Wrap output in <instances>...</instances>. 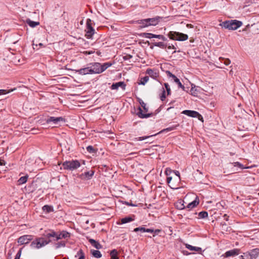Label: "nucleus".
Instances as JSON below:
<instances>
[{"label":"nucleus","mask_w":259,"mask_h":259,"mask_svg":"<svg viewBox=\"0 0 259 259\" xmlns=\"http://www.w3.org/2000/svg\"><path fill=\"white\" fill-rule=\"evenodd\" d=\"M220 25L229 30H236L242 25V22L236 20H231L226 21Z\"/></svg>","instance_id":"f257e3e1"},{"label":"nucleus","mask_w":259,"mask_h":259,"mask_svg":"<svg viewBox=\"0 0 259 259\" xmlns=\"http://www.w3.org/2000/svg\"><path fill=\"white\" fill-rule=\"evenodd\" d=\"M167 36L170 39L174 40L185 41L188 39V35L187 34L174 31H169L167 34Z\"/></svg>","instance_id":"f03ea898"},{"label":"nucleus","mask_w":259,"mask_h":259,"mask_svg":"<svg viewBox=\"0 0 259 259\" xmlns=\"http://www.w3.org/2000/svg\"><path fill=\"white\" fill-rule=\"evenodd\" d=\"M80 166V163L78 160H72L70 161H66L62 164V166L64 169L69 170H73Z\"/></svg>","instance_id":"7ed1b4c3"},{"label":"nucleus","mask_w":259,"mask_h":259,"mask_svg":"<svg viewBox=\"0 0 259 259\" xmlns=\"http://www.w3.org/2000/svg\"><path fill=\"white\" fill-rule=\"evenodd\" d=\"M49 243V241L43 237L36 238L31 243L30 246L33 248L39 249Z\"/></svg>","instance_id":"20e7f679"},{"label":"nucleus","mask_w":259,"mask_h":259,"mask_svg":"<svg viewBox=\"0 0 259 259\" xmlns=\"http://www.w3.org/2000/svg\"><path fill=\"white\" fill-rule=\"evenodd\" d=\"M85 31V36L88 38H91L93 34L95 33V30L92 26V20L90 19H88L87 20V28Z\"/></svg>","instance_id":"39448f33"},{"label":"nucleus","mask_w":259,"mask_h":259,"mask_svg":"<svg viewBox=\"0 0 259 259\" xmlns=\"http://www.w3.org/2000/svg\"><path fill=\"white\" fill-rule=\"evenodd\" d=\"M90 66V69L92 71V74H100L101 73L100 67L101 64L100 63H93L88 64Z\"/></svg>","instance_id":"423d86ee"},{"label":"nucleus","mask_w":259,"mask_h":259,"mask_svg":"<svg viewBox=\"0 0 259 259\" xmlns=\"http://www.w3.org/2000/svg\"><path fill=\"white\" fill-rule=\"evenodd\" d=\"M57 233L53 230H50L48 232H46L44 234V237L48 241H49V243L52 241H55L54 239H56Z\"/></svg>","instance_id":"0eeeda50"},{"label":"nucleus","mask_w":259,"mask_h":259,"mask_svg":"<svg viewBox=\"0 0 259 259\" xmlns=\"http://www.w3.org/2000/svg\"><path fill=\"white\" fill-rule=\"evenodd\" d=\"M32 240L33 236L32 235H26L20 237L18 239V242L21 245L26 244Z\"/></svg>","instance_id":"6e6552de"},{"label":"nucleus","mask_w":259,"mask_h":259,"mask_svg":"<svg viewBox=\"0 0 259 259\" xmlns=\"http://www.w3.org/2000/svg\"><path fill=\"white\" fill-rule=\"evenodd\" d=\"M46 121L48 123L53 122L54 124L58 125L60 122H65V119L62 117H50Z\"/></svg>","instance_id":"1a4fd4ad"},{"label":"nucleus","mask_w":259,"mask_h":259,"mask_svg":"<svg viewBox=\"0 0 259 259\" xmlns=\"http://www.w3.org/2000/svg\"><path fill=\"white\" fill-rule=\"evenodd\" d=\"M95 171L93 170H91L88 171L84 172L78 176V178L81 180H90L94 176Z\"/></svg>","instance_id":"9d476101"},{"label":"nucleus","mask_w":259,"mask_h":259,"mask_svg":"<svg viewBox=\"0 0 259 259\" xmlns=\"http://www.w3.org/2000/svg\"><path fill=\"white\" fill-rule=\"evenodd\" d=\"M183 113L189 116L192 117H199V119H200V117L202 119V116L197 111L186 110H184Z\"/></svg>","instance_id":"9b49d317"},{"label":"nucleus","mask_w":259,"mask_h":259,"mask_svg":"<svg viewBox=\"0 0 259 259\" xmlns=\"http://www.w3.org/2000/svg\"><path fill=\"white\" fill-rule=\"evenodd\" d=\"M166 74L169 77H172L174 79V81L178 84L179 88H182L184 91H185V87L182 84L178 78L169 71H166Z\"/></svg>","instance_id":"f8f14e48"},{"label":"nucleus","mask_w":259,"mask_h":259,"mask_svg":"<svg viewBox=\"0 0 259 259\" xmlns=\"http://www.w3.org/2000/svg\"><path fill=\"white\" fill-rule=\"evenodd\" d=\"M251 259H256L259 255V248H255L246 252Z\"/></svg>","instance_id":"ddd939ff"},{"label":"nucleus","mask_w":259,"mask_h":259,"mask_svg":"<svg viewBox=\"0 0 259 259\" xmlns=\"http://www.w3.org/2000/svg\"><path fill=\"white\" fill-rule=\"evenodd\" d=\"M240 249L235 248L229 251H227L225 253L224 256L228 257L230 256H235L239 254Z\"/></svg>","instance_id":"4468645a"},{"label":"nucleus","mask_w":259,"mask_h":259,"mask_svg":"<svg viewBox=\"0 0 259 259\" xmlns=\"http://www.w3.org/2000/svg\"><path fill=\"white\" fill-rule=\"evenodd\" d=\"M76 72L80 75H87L89 74H92L90 66L88 65V67H87L76 70Z\"/></svg>","instance_id":"2eb2a0df"},{"label":"nucleus","mask_w":259,"mask_h":259,"mask_svg":"<svg viewBox=\"0 0 259 259\" xmlns=\"http://www.w3.org/2000/svg\"><path fill=\"white\" fill-rule=\"evenodd\" d=\"M126 84L123 81H119L116 83H113L111 87V89L112 90H118L120 87L123 90L125 89Z\"/></svg>","instance_id":"dca6fc26"},{"label":"nucleus","mask_w":259,"mask_h":259,"mask_svg":"<svg viewBox=\"0 0 259 259\" xmlns=\"http://www.w3.org/2000/svg\"><path fill=\"white\" fill-rule=\"evenodd\" d=\"M146 73L153 79H156L158 76V73L157 72L156 69H155L148 68L147 69Z\"/></svg>","instance_id":"f3484780"},{"label":"nucleus","mask_w":259,"mask_h":259,"mask_svg":"<svg viewBox=\"0 0 259 259\" xmlns=\"http://www.w3.org/2000/svg\"><path fill=\"white\" fill-rule=\"evenodd\" d=\"M136 23L140 25L139 26L140 28H144L149 26L148 18L137 20Z\"/></svg>","instance_id":"a211bd4d"},{"label":"nucleus","mask_w":259,"mask_h":259,"mask_svg":"<svg viewBox=\"0 0 259 259\" xmlns=\"http://www.w3.org/2000/svg\"><path fill=\"white\" fill-rule=\"evenodd\" d=\"M69 236L70 235L68 232L66 231H62L59 234L57 233L56 239H54V240L57 241L63 238H67L69 237Z\"/></svg>","instance_id":"6ab92c4d"},{"label":"nucleus","mask_w":259,"mask_h":259,"mask_svg":"<svg viewBox=\"0 0 259 259\" xmlns=\"http://www.w3.org/2000/svg\"><path fill=\"white\" fill-rule=\"evenodd\" d=\"M141 36L143 37H145V38H158V39H160V37H161V34H153V33H141V35H140Z\"/></svg>","instance_id":"aec40b11"},{"label":"nucleus","mask_w":259,"mask_h":259,"mask_svg":"<svg viewBox=\"0 0 259 259\" xmlns=\"http://www.w3.org/2000/svg\"><path fill=\"white\" fill-rule=\"evenodd\" d=\"M161 18L160 17H156L151 18H148V24L149 26H155L159 22Z\"/></svg>","instance_id":"412c9836"},{"label":"nucleus","mask_w":259,"mask_h":259,"mask_svg":"<svg viewBox=\"0 0 259 259\" xmlns=\"http://www.w3.org/2000/svg\"><path fill=\"white\" fill-rule=\"evenodd\" d=\"M138 110L139 111L137 112V114L141 118H148V117L152 116L153 115V113H147V114L143 113V110L140 107H139Z\"/></svg>","instance_id":"4be33fe9"},{"label":"nucleus","mask_w":259,"mask_h":259,"mask_svg":"<svg viewBox=\"0 0 259 259\" xmlns=\"http://www.w3.org/2000/svg\"><path fill=\"white\" fill-rule=\"evenodd\" d=\"M185 246H186V248L188 249L189 250H190L191 251H196L199 253L201 252V251H202L201 248L199 247L193 246L188 244H186Z\"/></svg>","instance_id":"5701e85b"},{"label":"nucleus","mask_w":259,"mask_h":259,"mask_svg":"<svg viewBox=\"0 0 259 259\" xmlns=\"http://www.w3.org/2000/svg\"><path fill=\"white\" fill-rule=\"evenodd\" d=\"M134 232H148V233H152L153 231L152 230V229H146L144 227H139L138 228H136L134 229Z\"/></svg>","instance_id":"b1692460"},{"label":"nucleus","mask_w":259,"mask_h":259,"mask_svg":"<svg viewBox=\"0 0 259 259\" xmlns=\"http://www.w3.org/2000/svg\"><path fill=\"white\" fill-rule=\"evenodd\" d=\"M89 241L96 249H99L102 248V245L93 239H90Z\"/></svg>","instance_id":"393cba45"},{"label":"nucleus","mask_w":259,"mask_h":259,"mask_svg":"<svg viewBox=\"0 0 259 259\" xmlns=\"http://www.w3.org/2000/svg\"><path fill=\"white\" fill-rule=\"evenodd\" d=\"M199 203V199L198 197H196L195 199L192 202L189 203L187 206L188 208H193L196 207Z\"/></svg>","instance_id":"a878e982"},{"label":"nucleus","mask_w":259,"mask_h":259,"mask_svg":"<svg viewBox=\"0 0 259 259\" xmlns=\"http://www.w3.org/2000/svg\"><path fill=\"white\" fill-rule=\"evenodd\" d=\"M112 65V64L110 62H106L103 64H101V67H100L101 72L102 73L103 71H104L106 69L110 67Z\"/></svg>","instance_id":"bb28decb"},{"label":"nucleus","mask_w":259,"mask_h":259,"mask_svg":"<svg viewBox=\"0 0 259 259\" xmlns=\"http://www.w3.org/2000/svg\"><path fill=\"white\" fill-rule=\"evenodd\" d=\"M26 22L27 24L32 28L35 27L39 24V22L33 21L29 19H27Z\"/></svg>","instance_id":"cd10ccee"},{"label":"nucleus","mask_w":259,"mask_h":259,"mask_svg":"<svg viewBox=\"0 0 259 259\" xmlns=\"http://www.w3.org/2000/svg\"><path fill=\"white\" fill-rule=\"evenodd\" d=\"M91 252L92 255L96 258H100L102 256V254L99 250H91Z\"/></svg>","instance_id":"c85d7f7f"},{"label":"nucleus","mask_w":259,"mask_h":259,"mask_svg":"<svg viewBox=\"0 0 259 259\" xmlns=\"http://www.w3.org/2000/svg\"><path fill=\"white\" fill-rule=\"evenodd\" d=\"M134 219L131 217H125L120 220L121 224H125L134 221Z\"/></svg>","instance_id":"c756f323"},{"label":"nucleus","mask_w":259,"mask_h":259,"mask_svg":"<svg viewBox=\"0 0 259 259\" xmlns=\"http://www.w3.org/2000/svg\"><path fill=\"white\" fill-rule=\"evenodd\" d=\"M75 257H78V259H85V255L84 253L83 252V250L82 249H79L77 254L75 256Z\"/></svg>","instance_id":"7c9ffc66"},{"label":"nucleus","mask_w":259,"mask_h":259,"mask_svg":"<svg viewBox=\"0 0 259 259\" xmlns=\"http://www.w3.org/2000/svg\"><path fill=\"white\" fill-rule=\"evenodd\" d=\"M42 210L46 212L47 213H49L50 212H52L54 211L53 207L51 206H49L48 205H45L42 207Z\"/></svg>","instance_id":"2f4dec72"},{"label":"nucleus","mask_w":259,"mask_h":259,"mask_svg":"<svg viewBox=\"0 0 259 259\" xmlns=\"http://www.w3.org/2000/svg\"><path fill=\"white\" fill-rule=\"evenodd\" d=\"M190 93L192 95L194 96H197L198 93H199V91L195 86L194 87H192V88L190 90Z\"/></svg>","instance_id":"473e14b6"},{"label":"nucleus","mask_w":259,"mask_h":259,"mask_svg":"<svg viewBox=\"0 0 259 259\" xmlns=\"http://www.w3.org/2000/svg\"><path fill=\"white\" fill-rule=\"evenodd\" d=\"M118 252L116 249H113L110 252L111 259H119L117 256Z\"/></svg>","instance_id":"72a5a7b5"},{"label":"nucleus","mask_w":259,"mask_h":259,"mask_svg":"<svg viewBox=\"0 0 259 259\" xmlns=\"http://www.w3.org/2000/svg\"><path fill=\"white\" fill-rule=\"evenodd\" d=\"M27 175L21 177L18 181V184L19 185H22L25 183L27 182Z\"/></svg>","instance_id":"f704fd0d"},{"label":"nucleus","mask_w":259,"mask_h":259,"mask_svg":"<svg viewBox=\"0 0 259 259\" xmlns=\"http://www.w3.org/2000/svg\"><path fill=\"white\" fill-rule=\"evenodd\" d=\"M155 47H158L162 49H165L166 47V44L163 42H156L153 44Z\"/></svg>","instance_id":"c9c22d12"},{"label":"nucleus","mask_w":259,"mask_h":259,"mask_svg":"<svg viewBox=\"0 0 259 259\" xmlns=\"http://www.w3.org/2000/svg\"><path fill=\"white\" fill-rule=\"evenodd\" d=\"M199 219H205L208 217V212L206 211H202L198 213Z\"/></svg>","instance_id":"e433bc0d"},{"label":"nucleus","mask_w":259,"mask_h":259,"mask_svg":"<svg viewBox=\"0 0 259 259\" xmlns=\"http://www.w3.org/2000/svg\"><path fill=\"white\" fill-rule=\"evenodd\" d=\"M177 126H172L171 127H167L166 128L163 129L159 132L158 134L163 133L164 132H168L171 131H173L176 128Z\"/></svg>","instance_id":"4c0bfd02"},{"label":"nucleus","mask_w":259,"mask_h":259,"mask_svg":"<svg viewBox=\"0 0 259 259\" xmlns=\"http://www.w3.org/2000/svg\"><path fill=\"white\" fill-rule=\"evenodd\" d=\"M87 150L90 153H95L97 152V150L92 146H88L87 147Z\"/></svg>","instance_id":"58836bf2"},{"label":"nucleus","mask_w":259,"mask_h":259,"mask_svg":"<svg viewBox=\"0 0 259 259\" xmlns=\"http://www.w3.org/2000/svg\"><path fill=\"white\" fill-rule=\"evenodd\" d=\"M148 80H149V76H146L141 78L140 84H141L142 85H145V83L148 81Z\"/></svg>","instance_id":"ea45409f"},{"label":"nucleus","mask_w":259,"mask_h":259,"mask_svg":"<svg viewBox=\"0 0 259 259\" xmlns=\"http://www.w3.org/2000/svg\"><path fill=\"white\" fill-rule=\"evenodd\" d=\"M164 86L166 90L167 95H170L171 90L169 84L167 83H164Z\"/></svg>","instance_id":"a19ab883"},{"label":"nucleus","mask_w":259,"mask_h":259,"mask_svg":"<svg viewBox=\"0 0 259 259\" xmlns=\"http://www.w3.org/2000/svg\"><path fill=\"white\" fill-rule=\"evenodd\" d=\"M65 246V242L61 241L56 244V248H59L61 247H64Z\"/></svg>","instance_id":"79ce46f5"},{"label":"nucleus","mask_w":259,"mask_h":259,"mask_svg":"<svg viewBox=\"0 0 259 259\" xmlns=\"http://www.w3.org/2000/svg\"><path fill=\"white\" fill-rule=\"evenodd\" d=\"M140 105H141L142 107L143 108L144 110L145 111V112H148V109L146 107V104L143 101L140 102Z\"/></svg>","instance_id":"37998d69"},{"label":"nucleus","mask_w":259,"mask_h":259,"mask_svg":"<svg viewBox=\"0 0 259 259\" xmlns=\"http://www.w3.org/2000/svg\"><path fill=\"white\" fill-rule=\"evenodd\" d=\"M12 91H13V90H0V95L7 94L8 93H10Z\"/></svg>","instance_id":"c03bdc74"},{"label":"nucleus","mask_w":259,"mask_h":259,"mask_svg":"<svg viewBox=\"0 0 259 259\" xmlns=\"http://www.w3.org/2000/svg\"><path fill=\"white\" fill-rule=\"evenodd\" d=\"M232 164L234 166H238L239 167H240L241 169H243L244 168V167L242 165V164H241L240 163H239V162H233L232 163Z\"/></svg>","instance_id":"a18cd8bd"},{"label":"nucleus","mask_w":259,"mask_h":259,"mask_svg":"<svg viewBox=\"0 0 259 259\" xmlns=\"http://www.w3.org/2000/svg\"><path fill=\"white\" fill-rule=\"evenodd\" d=\"M166 98L165 92L164 88H162V93L160 96V99L161 101H164Z\"/></svg>","instance_id":"49530a36"},{"label":"nucleus","mask_w":259,"mask_h":259,"mask_svg":"<svg viewBox=\"0 0 259 259\" xmlns=\"http://www.w3.org/2000/svg\"><path fill=\"white\" fill-rule=\"evenodd\" d=\"M223 59L224 60V63L226 65V66H228L229 65L230 63H231V61L230 59H224V58H220V59Z\"/></svg>","instance_id":"de8ad7c7"},{"label":"nucleus","mask_w":259,"mask_h":259,"mask_svg":"<svg viewBox=\"0 0 259 259\" xmlns=\"http://www.w3.org/2000/svg\"><path fill=\"white\" fill-rule=\"evenodd\" d=\"M241 259H251L249 257V256H248L246 253H244L243 255H241L240 256Z\"/></svg>","instance_id":"09e8293b"},{"label":"nucleus","mask_w":259,"mask_h":259,"mask_svg":"<svg viewBox=\"0 0 259 259\" xmlns=\"http://www.w3.org/2000/svg\"><path fill=\"white\" fill-rule=\"evenodd\" d=\"M22 249V248H20L19 249V250L17 252V254L16 255L14 259H19L20 258V257L21 254Z\"/></svg>","instance_id":"8fccbe9b"},{"label":"nucleus","mask_w":259,"mask_h":259,"mask_svg":"<svg viewBox=\"0 0 259 259\" xmlns=\"http://www.w3.org/2000/svg\"><path fill=\"white\" fill-rule=\"evenodd\" d=\"M152 230L153 231V232L152 233H154L153 236H155V235H158V233L161 232V230H159V229L154 230V229H152Z\"/></svg>","instance_id":"3c124183"},{"label":"nucleus","mask_w":259,"mask_h":259,"mask_svg":"<svg viewBox=\"0 0 259 259\" xmlns=\"http://www.w3.org/2000/svg\"><path fill=\"white\" fill-rule=\"evenodd\" d=\"M149 137H150V136L140 137H139L138 138H136V139H137V140L138 141H142L148 138Z\"/></svg>","instance_id":"603ef678"},{"label":"nucleus","mask_w":259,"mask_h":259,"mask_svg":"<svg viewBox=\"0 0 259 259\" xmlns=\"http://www.w3.org/2000/svg\"><path fill=\"white\" fill-rule=\"evenodd\" d=\"M179 205L178 204L177 205V207L180 209H183L185 208V206L184 205V204L183 203H181V202L179 203Z\"/></svg>","instance_id":"864d4df0"},{"label":"nucleus","mask_w":259,"mask_h":259,"mask_svg":"<svg viewBox=\"0 0 259 259\" xmlns=\"http://www.w3.org/2000/svg\"><path fill=\"white\" fill-rule=\"evenodd\" d=\"M94 52L93 51H84L83 52V54L85 55H90L94 53Z\"/></svg>","instance_id":"5fc2aeb1"},{"label":"nucleus","mask_w":259,"mask_h":259,"mask_svg":"<svg viewBox=\"0 0 259 259\" xmlns=\"http://www.w3.org/2000/svg\"><path fill=\"white\" fill-rule=\"evenodd\" d=\"M172 180V177H167L166 179V182L169 184L170 183V181Z\"/></svg>","instance_id":"6e6d98bb"},{"label":"nucleus","mask_w":259,"mask_h":259,"mask_svg":"<svg viewBox=\"0 0 259 259\" xmlns=\"http://www.w3.org/2000/svg\"><path fill=\"white\" fill-rule=\"evenodd\" d=\"M160 39L162 40L163 41H166L167 40V38L164 36H163V35H161Z\"/></svg>","instance_id":"4d7b16f0"},{"label":"nucleus","mask_w":259,"mask_h":259,"mask_svg":"<svg viewBox=\"0 0 259 259\" xmlns=\"http://www.w3.org/2000/svg\"><path fill=\"white\" fill-rule=\"evenodd\" d=\"M167 48H168V49H175V50L176 49V48L174 45L169 46L167 47Z\"/></svg>","instance_id":"13d9d810"},{"label":"nucleus","mask_w":259,"mask_h":259,"mask_svg":"<svg viewBox=\"0 0 259 259\" xmlns=\"http://www.w3.org/2000/svg\"><path fill=\"white\" fill-rule=\"evenodd\" d=\"M171 172V170L169 168H166L165 170V174L166 175H168V172L170 173Z\"/></svg>","instance_id":"bf43d9fd"},{"label":"nucleus","mask_w":259,"mask_h":259,"mask_svg":"<svg viewBox=\"0 0 259 259\" xmlns=\"http://www.w3.org/2000/svg\"><path fill=\"white\" fill-rule=\"evenodd\" d=\"M5 165V161L4 160H0V165Z\"/></svg>","instance_id":"052dcab7"},{"label":"nucleus","mask_w":259,"mask_h":259,"mask_svg":"<svg viewBox=\"0 0 259 259\" xmlns=\"http://www.w3.org/2000/svg\"><path fill=\"white\" fill-rule=\"evenodd\" d=\"M174 172L175 173L176 175L180 179V176L179 172L178 171H174Z\"/></svg>","instance_id":"680f3d73"},{"label":"nucleus","mask_w":259,"mask_h":259,"mask_svg":"<svg viewBox=\"0 0 259 259\" xmlns=\"http://www.w3.org/2000/svg\"><path fill=\"white\" fill-rule=\"evenodd\" d=\"M137 154V152H132V153H130L129 155H136Z\"/></svg>","instance_id":"e2e57ef3"},{"label":"nucleus","mask_w":259,"mask_h":259,"mask_svg":"<svg viewBox=\"0 0 259 259\" xmlns=\"http://www.w3.org/2000/svg\"><path fill=\"white\" fill-rule=\"evenodd\" d=\"M187 27H188V28H189V27H190V28L193 27V25H192V24H187Z\"/></svg>","instance_id":"0e129e2a"},{"label":"nucleus","mask_w":259,"mask_h":259,"mask_svg":"<svg viewBox=\"0 0 259 259\" xmlns=\"http://www.w3.org/2000/svg\"><path fill=\"white\" fill-rule=\"evenodd\" d=\"M249 27V25H247L246 26V28L243 30H247V28Z\"/></svg>","instance_id":"69168bd1"},{"label":"nucleus","mask_w":259,"mask_h":259,"mask_svg":"<svg viewBox=\"0 0 259 259\" xmlns=\"http://www.w3.org/2000/svg\"><path fill=\"white\" fill-rule=\"evenodd\" d=\"M126 204L128 205H131V206H136V205H134L133 204H130L128 202L126 203Z\"/></svg>","instance_id":"338daca9"},{"label":"nucleus","mask_w":259,"mask_h":259,"mask_svg":"<svg viewBox=\"0 0 259 259\" xmlns=\"http://www.w3.org/2000/svg\"><path fill=\"white\" fill-rule=\"evenodd\" d=\"M39 46H43V45H42V44L40 43V44H39Z\"/></svg>","instance_id":"774afa93"}]
</instances>
